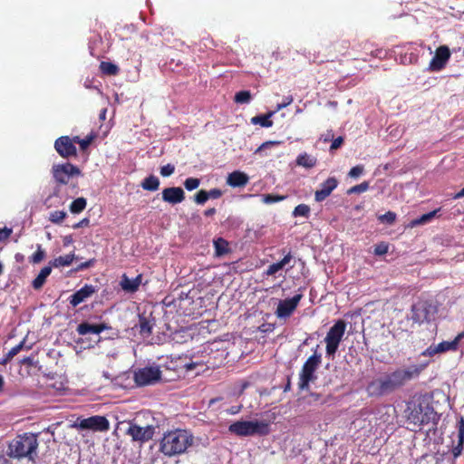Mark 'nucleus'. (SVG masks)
Wrapping results in <instances>:
<instances>
[{"label": "nucleus", "mask_w": 464, "mask_h": 464, "mask_svg": "<svg viewBox=\"0 0 464 464\" xmlns=\"http://www.w3.org/2000/svg\"><path fill=\"white\" fill-rule=\"evenodd\" d=\"M406 429L412 432H420L430 426L427 433L437 430L440 415L434 410L431 397L427 393H415L405 404L403 411Z\"/></svg>", "instance_id": "nucleus-1"}, {"label": "nucleus", "mask_w": 464, "mask_h": 464, "mask_svg": "<svg viewBox=\"0 0 464 464\" xmlns=\"http://www.w3.org/2000/svg\"><path fill=\"white\" fill-rule=\"evenodd\" d=\"M192 444V434L186 430L177 429L163 435L160 450L165 456L173 457L184 453Z\"/></svg>", "instance_id": "nucleus-2"}, {"label": "nucleus", "mask_w": 464, "mask_h": 464, "mask_svg": "<svg viewBox=\"0 0 464 464\" xmlns=\"http://www.w3.org/2000/svg\"><path fill=\"white\" fill-rule=\"evenodd\" d=\"M51 171L56 184L54 196L60 194L62 186H69L73 191L78 188V179L82 176V172L76 165L70 162L54 164Z\"/></svg>", "instance_id": "nucleus-3"}, {"label": "nucleus", "mask_w": 464, "mask_h": 464, "mask_svg": "<svg viewBox=\"0 0 464 464\" xmlns=\"http://www.w3.org/2000/svg\"><path fill=\"white\" fill-rule=\"evenodd\" d=\"M38 448L37 435L26 432L17 435L8 445V456L14 459L28 458L34 460Z\"/></svg>", "instance_id": "nucleus-4"}, {"label": "nucleus", "mask_w": 464, "mask_h": 464, "mask_svg": "<svg viewBox=\"0 0 464 464\" xmlns=\"http://www.w3.org/2000/svg\"><path fill=\"white\" fill-rule=\"evenodd\" d=\"M228 431L238 437H264L271 432V428L266 420H237L228 426Z\"/></svg>", "instance_id": "nucleus-5"}, {"label": "nucleus", "mask_w": 464, "mask_h": 464, "mask_svg": "<svg viewBox=\"0 0 464 464\" xmlns=\"http://www.w3.org/2000/svg\"><path fill=\"white\" fill-rule=\"evenodd\" d=\"M322 356L314 353L304 363L299 373L298 386L300 390H307L309 383L316 379L314 372L321 363Z\"/></svg>", "instance_id": "nucleus-6"}, {"label": "nucleus", "mask_w": 464, "mask_h": 464, "mask_svg": "<svg viewBox=\"0 0 464 464\" xmlns=\"http://www.w3.org/2000/svg\"><path fill=\"white\" fill-rule=\"evenodd\" d=\"M438 313V307L430 301L420 300L413 304L411 309V320L419 324L430 322Z\"/></svg>", "instance_id": "nucleus-7"}, {"label": "nucleus", "mask_w": 464, "mask_h": 464, "mask_svg": "<svg viewBox=\"0 0 464 464\" xmlns=\"http://www.w3.org/2000/svg\"><path fill=\"white\" fill-rule=\"evenodd\" d=\"M346 324L343 320H338L329 329L324 338L326 343L325 351L328 356H334L338 350L339 344L344 335Z\"/></svg>", "instance_id": "nucleus-8"}, {"label": "nucleus", "mask_w": 464, "mask_h": 464, "mask_svg": "<svg viewBox=\"0 0 464 464\" xmlns=\"http://www.w3.org/2000/svg\"><path fill=\"white\" fill-rule=\"evenodd\" d=\"M428 362L420 364H412L405 369H397L388 375L391 377L394 386L399 389L407 382L419 377V375L427 367Z\"/></svg>", "instance_id": "nucleus-9"}, {"label": "nucleus", "mask_w": 464, "mask_h": 464, "mask_svg": "<svg viewBox=\"0 0 464 464\" xmlns=\"http://www.w3.org/2000/svg\"><path fill=\"white\" fill-rule=\"evenodd\" d=\"M397 390L391 377L387 374L384 377L372 381L366 388L368 394L372 397H381Z\"/></svg>", "instance_id": "nucleus-10"}, {"label": "nucleus", "mask_w": 464, "mask_h": 464, "mask_svg": "<svg viewBox=\"0 0 464 464\" xmlns=\"http://www.w3.org/2000/svg\"><path fill=\"white\" fill-rule=\"evenodd\" d=\"M77 426L81 430H91L93 431H107L110 430V422L107 418L100 415L78 420Z\"/></svg>", "instance_id": "nucleus-11"}, {"label": "nucleus", "mask_w": 464, "mask_h": 464, "mask_svg": "<svg viewBox=\"0 0 464 464\" xmlns=\"http://www.w3.org/2000/svg\"><path fill=\"white\" fill-rule=\"evenodd\" d=\"M54 149L56 152L63 159L77 156V149L73 137L61 136L54 141Z\"/></svg>", "instance_id": "nucleus-12"}, {"label": "nucleus", "mask_w": 464, "mask_h": 464, "mask_svg": "<svg viewBox=\"0 0 464 464\" xmlns=\"http://www.w3.org/2000/svg\"><path fill=\"white\" fill-rule=\"evenodd\" d=\"M161 372L157 367L141 368L134 373V381L139 386L151 384L160 379Z\"/></svg>", "instance_id": "nucleus-13"}, {"label": "nucleus", "mask_w": 464, "mask_h": 464, "mask_svg": "<svg viewBox=\"0 0 464 464\" xmlns=\"http://www.w3.org/2000/svg\"><path fill=\"white\" fill-rule=\"evenodd\" d=\"M302 298V294H296L292 298H287L279 301L277 308L275 313L276 315L278 318L289 317L295 312Z\"/></svg>", "instance_id": "nucleus-14"}, {"label": "nucleus", "mask_w": 464, "mask_h": 464, "mask_svg": "<svg viewBox=\"0 0 464 464\" xmlns=\"http://www.w3.org/2000/svg\"><path fill=\"white\" fill-rule=\"evenodd\" d=\"M154 430V427L151 425L140 427L137 424L131 423L126 433L131 437L132 440L144 443L152 439Z\"/></svg>", "instance_id": "nucleus-15"}, {"label": "nucleus", "mask_w": 464, "mask_h": 464, "mask_svg": "<svg viewBox=\"0 0 464 464\" xmlns=\"http://www.w3.org/2000/svg\"><path fill=\"white\" fill-rule=\"evenodd\" d=\"M450 57V52L448 46L441 45L437 48L435 55L430 62L429 69L432 72L442 70Z\"/></svg>", "instance_id": "nucleus-16"}, {"label": "nucleus", "mask_w": 464, "mask_h": 464, "mask_svg": "<svg viewBox=\"0 0 464 464\" xmlns=\"http://www.w3.org/2000/svg\"><path fill=\"white\" fill-rule=\"evenodd\" d=\"M96 291L97 289L94 285L86 284L68 298L69 304L72 307H76L89 299Z\"/></svg>", "instance_id": "nucleus-17"}, {"label": "nucleus", "mask_w": 464, "mask_h": 464, "mask_svg": "<svg viewBox=\"0 0 464 464\" xmlns=\"http://www.w3.org/2000/svg\"><path fill=\"white\" fill-rule=\"evenodd\" d=\"M162 200L170 205H177L185 200V192L180 187L166 188L161 192Z\"/></svg>", "instance_id": "nucleus-18"}, {"label": "nucleus", "mask_w": 464, "mask_h": 464, "mask_svg": "<svg viewBox=\"0 0 464 464\" xmlns=\"http://www.w3.org/2000/svg\"><path fill=\"white\" fill-rule=\"evenodd\" d=\"M338 180L334 177L328 178L324 181L320 188L314 192V200L316 202H322L328 198L331 193L337 188Z\"/></svg>", "instance_id": "nucleus-19"}, {"label": "nucleus", "mask_w": 464, "mask_h": 464, "mask_svg": "<svg viewBox=\"0 0 464 464\" xmlns=\"http://www.w3.org/2000/svg\"><path fill=\"white\" fill-rule=\"evenodd\" d=\"M108 329H111V327L106 323L91 324L87 322H83L77 326L76 331L80 335H86L88 334H100L102 331Z\"/></svg>", "instance_id": "nucleus-20"}, {"label": "nucleus", "mask_w": 464, "mask_h": 464, "mask_svg": "<svg viewBox=\"0 0 464 464\" xmlns=\"http://www.w3.org/2000/svg\"><path fill=\"white\" fill-rule=\"evenodd\" d=\"M248 181V175L240 170H235L229 173L227 178V184L232 188H243Z\"/></svg>", "instance_id": "nucleus-21"}, {"label": "nucleus", "mask_w": 464, "mask_h": 464, "mask_svg": "<svg viewBox=\"0 0 464 464\" xmlns=\"http://www.w3.org/2000/svg\"><path fill=\"white\" fill-rule=\"evenodd\" d=\"M142 280V275H138L135 278L130 279L125 274L122 275L120 285L125 292L135 293L138 291Z\"/></svg>", "instance_id": "nucleus-22"}, {"label": "nucleus", "mask_w": 464, "mask_h": 464, "mask_svg": "<svg viewBox=\"0 0 464 464\" xmlns=\"http://www.w3.org/2000/svg\"><path fill=\"white\" fill-rule=\"evenodd\" d=\"M350 49V42L345 39L337 40L330 46V53L334 55V58L345 55Z\"/></svg>", "instance_id": "nucleus-23"}, {"label": "nucleus", "mask_w": 464, "mask_h": 464, "mask_svg": "<svg viewBox=\"0 0 464 464\" xmlns=\"http://www.w3.org/2000/svg\"><path fill=\"white\" fill-rule=\"evenodd\" d=\"M464 338V332L458 334V335L450 342L443 341L437 344L438 351L440 353H446L448 351H457L459 348V342Z\"/></svg>", "instance_id": "nucleus-24"}, {"label": "nucleus", "mask_w": 464, "mask_h": 464, "mask_svg": "<svg viewBox=\"0 0 464 464\" xmlns=\"http://www.w3.org/2000/svg\"><path fill=\"white\" fill-rule=\"evenodd\" d=\"M52 272L51 266L43 267L38 276L33 280L32 286L34 290H40L46 282V278Z\"/></svg>", "instance_id": "nucleus-25"}, {"label": "nucleus", "mask_w": 464, "mask_h": 464, "mask_svg": "<svg viewBox=\"0 0 464 464\" xmlns=\"http://www.w3.org/2000/svg\"><path fill=\"white\" fill-rule=\"evenodd\" d=\"M292 258L293 256L291 252H288L280 261L271 264L267 267L266 274L267 276L276 275L279 270H281L285 266H286L292 260Z\"/></svg>", "instance_id": "nucleus-26"}, {"label": "nucleus", "mask_w": 464, "mask_h": 464, "mask_svg": "<svg viewBox=\"0 0 464 464\" xmlns=\"http://www.w3.org/2000/svg\"><path fill=\"white\" fill-rule=\"evenodd\" d=\"M296 165L305 169H312L317 164V159L306 152L301 153L296 158Z\"/></svg>", "instance_id": "nucleus-27"}, {"label": "nucleus", "mask_w": 464, "mask_h": 464, "mask_svg": "<svg viewBox=\"0 0 464 464\" xmlns=\"http://www.w3.org/2000/svg\"><path fill=\"white\" fill-rule=\"evenodd\" d=\"M76 258L74 253H70L65 256H60L50 262L51 267H61V266H68L72 261Z\"/></svg>", "instance_id": "nucleus-28"}, {"label": "nucleus", "mask_w": 464, "mask_h": 464, "mask_svg": "<svg viewBox=\"0 0 464 464\" xmlns=\"http://www.w3.org/2000/svg\"><path fill=\"white\" fill-rule=\"evenodd\" d=\"M160 184V182L158 177L150 175L142 180L140 186L144 190L156 191L159 189Z\"/></svg>", "instance_id": "nucleus-29"}, {"label": "nucleus", "mask_w": 464, "mask_h": 464, "mask_svg": "<svg viewBox=\"0 0 464 464\" xmlns=\"http://www.w3.org/2000/svg\"><path fill=\"white\" fill-rule=\"evenodd\" d=\"M275 114V111H269L266 114H261L255 116L251 119L253 124H259L262 127L269 128L273 125V121L270 118Z\"/></svg>", "instance_id": "nucleus-30"}, {"label": "nucleus", "mask_w": 464, "mask_h": 464, "mask_svg": "<svg viewBox=\"0 0 464 464\" xmlns=\"http://www.w3.org/2000/svg\"><path fill=\"white\" fill-rule=\"evenodd\" d=\"M139 328L140 334L143 336L148 337L152 333V324L144 315H140L139 317Z\"/></svg>", "instance_id": "nucleus-31"}, {"label": "nucleus", "mask_w": 464, "mask_h": 464, "mask_svg": "<svg viewBox=\"0 0 464 464\" xmlns=\"http://www.w3.org/2000/svg\"><path fill=\"white\" fill-rule=\"evenodd\" d=\"M214 246L215 253L218 256H224L230 251L227 241L222 237H218V239L214 240Z\"/></svg>", "instance_id": "nucleus-32"}, {"label": "nucleus", "mask_w": 464, "mask_h": 464, "mask_svg": "<svg viewBox=\"0 0 464 464\" xmlns=\"http://www.w3.org/2000/svg\"><path fill=\"white\" fill-rule=\"evenodd\" d=\"M440 210V208H437V209H435L433 211H430L429 213L421 215L418 218H415V219L411 220V227H413L424 225V224L430 222L437 215V213Z\"/></svg>", "instance_id": "nucleus-33"}, {"label": "nucleus", "mask_w": 464, "mask_h": 464, "mask_svg": "<svg viewBox=\"0 0 464 464\" xmlns=\"http://www.w3.org/2000/svg\"><path fill=\"white\" fill-rule=\"evenodd\" d=\"M24 343L25 341L23 340L17 345L11 348L5 357L0 359V364L5 365L8 363L24 348Z\"/></svg>", "instance_id": "nucleus-34"}, {"label": "nucleus", "mask_w": 464, "mask_h": 464, "mask_svg": "<svg viewBox=\"0 0 464 464\" xmlns=\"http://www.w3.org/2000/svg\"><path fill=\"white\" fill-rule=\"evenodd\" d=\"M86 205H87L86 198H78L71 203L69 208L72 213L79 214L85 209Z\"/></svg>", "instance_id": "nucleus-35"}, {"label": "nucleus", "mask_w": 464, "mask_h": 464, "mask_svg": "<svg viewBox=\"0 0 464 464\" xmlns=\"http://www.w3.org/2000/svg\"><path fill=\"white\" fill-rule=\"evenodd\" d=\"M100 69L106 75H116L119 72L118 66L110 62H102Z\"/></svg>", "instance_id": "nucleus-36"}, {"label": "nucleus", "mask_w": 464, "mask_h": 464, "mask_svg": "<svg viewBox=\"0 0 464 464\" xmlns=\"http://www.w3.org/2000/svg\"><path fill=\"white\" fill-rule=\"evenodd\" d=\"M94 140V135H88L85 139H81L79 136H74L73 140L75 144H79L82 150H85Z\"/></svg>", "instance_id": "nucleus-37"}, {"label": "nucleus", "mask_w": 464, "mask_h": 464, "mask_svg": "<svg viewBox=\"0 0 464 464\" xmlns=\"http://www.w3.org/2000/svg\"><path fill=\"white\" fill-rule=\"evenodd\" d=\"M370 188L369 181H363L361 184L355 185L347 190L348 195L361 194L367 191Z\"/></svg>", "instance_id": "nucleus-38"}, {"label": "nucleus", "mask_w": 464, "mask_h": 464, "mask_svg": "<svg viewBox=\"0 0 464 464\" xmlns=\"http://www.w3.org/2000/svg\"><path fill=\"white\" fill-rule=\"evenodd\" d=\"M251 100V93L249 91H240L236 93L234 101L237 103L244 104L248 103Z\"/></svg>", "instance_id": "nucleus-39"}, {"label": "nucleus", "mask_w": 464, "mask_h": 464, "mask_svg": "<svg viewBox=\"0 0 464 464\" xmlns=\"http://www.w3.org/2000/svg\"><path fill=\"white\" fill-rule=\"evenodd\" d=\"M310 213V207L306 204H299L293 211L294 217H304L307 218Z\"/></svg>", "instance_id": "nucleus-40"}, {"label": "nucleus", "mask_w": 464, "mask_h": 464, "mask_svg": "<svg viewBox=\"0 0 464 464\" xmlns=\"http://www.w3.org/2000/svg\"><path fill=\"white\" fill-rule=\"evenodd\" d=\"M463 447H464V438L458 437L457 444L453 445L452 449H451V454L455 459L461 455Z\"/></svg>", "instance_id": "nucleus-41"}, {"label": "nucleus", "mask_w": 464, "mask_h": 464, "mask_svg": "<svg viewBox=\"0 0 464 464\" xmlns=\"http://www.w3.org/2000/svg\"><path fill=\"white\" fill-rule=\"evenodd\" d=\"M463 447H464V438L458 437L457 444L453 445L452 449H451V454L455 459L461 455Z\"/></svg>", "instance_id": "nucleus-42"}, {"label": "nucleus", "mask_w": 464, "mask_h": 464, "mask_svg": "<svg viewBox=\"0 0 464 464\" xmlns=\"http://www.w3.org/2000/svg\"><path fill=\"white\" fill-rule=\"evenodd\" d=\"M66 215L63 210H56L51 213L49 220L53 224H60L66 218Z\"/></svg>", "instance_id": "nucleus-43"}, {"label": "nucleus", "mask_w": 464, "mask_h": 464, "mask_svg": "<svg viewBox=\"0 0 464 464\" xmlns=\"http://www.w3.org/2000/svg\"><path fill=\"white\" fill-rule=\"evenodd\" d=\"M285 198H286V196L264 194V195H262V201L266 204H273V203L280 202V201L284 200Z\"/></svg>", "instance_id": "nucleus-44"}, {"label": "nucleus", "mask_w": 464, "mask_h": 464, "mask_svg": "<svg viewBox=\"0 0 464 464\" xmlns=\"http://www.w3.org/2000/svg\"><path fill=\"white\" fill-rule=\"evenodd\" d=\"M199 184L200 179L198 178H188L184 181V187L188 191L198 188Z\"/></svg>", "instance_id": "nucleus-45"}, {"label": "nucleus", "mask_w": 464, "mask_h": 464, "mask_svg": "<svg viewBox=\"0 0 464 464\" xmlns=\"http://www.w3.org/2000/svg\"><path fill=\"white\" fill-rule=\"evenodd\" d=\"M45 256L44 251L42 249L41 245H37V250L30 256V262L34 264L40 263Z\"/></svg>", "instance_id": "nucleus-46"}, {"label": "nucleus", "mask_w": 464, "mask_h": 464, "mask_svg": "<svg viewBox=\"0 0 464 464\" xmlns=\"http://www.w3.org/2000/svg\"><path fill=\"white\" fill-rule=\"evenodd\" d=\"M208 200V191L200 189L194 195V201L198 205H203Z\"/></svg>", "instance_id": "nucleus-47"}, {"label": "nucleus", "mask_w": 464, "mask_h": 464, "mask_svg": "<svg viewBox=\"0 0 464 464\" xmlns=\"http://www.w3.org/2000/svg\"><path fill=\"white\" fill-rule=\"evenodd\" d=\"M364 172V166L363 165H356L354 167H353L349 173H348V176L352 179H357L359 178L362 173Z\"/></svg>", "instance_id": "nucleus-48"}, {"label": "nucleus", "mask_w": 464, "mask_h": 464, "mask_svg": "<svg viewBox=\"0 0 464 464\" xmlns=\"http://www.w3.org/2000/svg\"><path fill=\"white\" fill-rule=\"evenodd\" d=\"M396 219V214L392 211H388L379 217V220L382 223L392 224Z\"/></svg>", "instance_id": "nucleus-49"}, {"label": "nucleus", "mask_w": 464, "mask_h": 464, "mask_svg": "<svg viewBox=\"0 0 464 464\" xmlns=\"http://www.w3.org/2000/svg\"><path fill=\"white\" fill-rule=\"evenodd\" d=\"M175 171V166L173 164H167L160 168V173L162 177H169L171 176Z\"/></svg>", "instance_id": "nucleus-50"}, {"label": "nucleus", "mask_w": 464, "mask_h": 464, "mask_svg": "<svg viewBox=\"0 0 464 464\" xmlns=\"http://www.w3.org/2000/svg\"><path fill=\"white\" fill-rule=\"evenodd\" d=\"M293 101H294V99H293V96H292V95H288V96L284 97L283 102H282L281 103H278V104L276 105V110L274 111H275V113H276V111H281L282 109H284V108L287 107L288 105H290V104L293 102Z\"/></svg>", "instance_id": "nucleus-51"}, {"label": "nucleus", "mask_w": 464, "mask_h": 464, "mask_svg": "<svg viewBox=\"0 0 464 464\" xmlns=\"http://www.w3.org/2000/svg\"><path fill=\"white\" fill-rule=\"evenodd\" d=\"M388 252V245L382 242L375 246L374 254L377 256L385 255Z\"/></svg>", "instance_id": "nucleus-52"}, {"label": "nucleus", "mask_w": 464, "mask_h": 464, "mask_svg": "<svg viewBox=\"0 0 464 464\" xmlns=\"http://www.w3.org/2000/svg\"><path fill=\"white\" fill-rule=\"evenodd\" d=\"M437 353H440L439 351H438V346L437 345H430L427 349H425L421 353V355L422 356L432 357V356H434Z\"/></svg>", "instance_id": "nucleus-53"}, {"label": "nucleus", "mask_w": 464, "mask_h": 464, "mask_svg": "<svg viewBox=\"0 0 464 464\" xmlns=\"http://www.w3.org/2000/svg\"><path fill=\"white\" fill-rule=\"evenodd\" d=\"M279 142L278 141H266L264 143H262L256 150H255V154H258V153H261L264 150L266 149H268V148H271L273 146H276V145H278Z\"/></svg>", "instance_id": "nucleus-54"}, {"label": "nucleus", "mask_w": 464, "mask_h": 464, "mask_svg": "<svg viewBox=\"0 0 464 464\" xmlns=\"http://www.w3.org/2000/svg\"><path fill=\"white\" fill-rule=\"evenodd\" d=\"M223 195V192L219 188H212L208 191V199L209 198H219Z\"/></svg>", "instance_id": "nucleus-55"}, {"label": "nucleus", "mask_w": 464, "mask_h": 464, "mask_svg": "<svg viewBox=\"0 0 464 464\" xmlns=\"http://www.w3.org/2000/svg\"><path fill=\"white\" fill-rule=\"evenodd\" d=\"M12 234V229L5 227L0 228V242L7 239Z\"/></svg>", "instance_id": "nucleus-56"}, {"label": "nucleus", "mask_w": 464, "mask_h": 464, "mask_svg": "<svg viewBox=\"0 0 464 464\" xmlns=\"http://www.w3.org/2000/svg\"><path fill=\"white\" fill-rule=\"evenodd\" d=\"M95 263V259H90L84 263H81L77 267H76V270L77 271H82V270H84V269H87L91 266H93V264Z\"/></svg>", "instance_id": "nucleus-57"}, {"label": "nucleus", "mask_w": 464, "mask_h": 464, "mask_svg": "<svg viewBox=\"0 0 464 464\" xmlns=\"http://www.w3.org/2000/svg\"><path fill=\"white\" fill-rule=\"evenodd\" d=\"M343 143V137H337L336 139H334L330 146V150H337L338 148H340L342 146V144Z\"/></svg>", "instance_id": "nucleus-58"}, {"label": "nucleus", "mask_w": 464, "mask_h": 464, "mask_svg": "<svg viewBox=\"0 0 464 464\" xmlns=\"http://www.w3.org/2000/svg\"><path fill=\"white\" fill-rule=\"evenodd\" d=\"M458 437L464 438V419L460 417L458 422Z\"/></svg>", "instance_id": "nucleus-59"}, {"label": "nucleus", "mask_w": 464, "mask_h": 464, "mask_svg": "<svg viewBox=\"0 0 464 464\" xmlns=\"http://www.w3.org/2000/svg\"><path fill=\"white\" fill-rule=\"evenodd\" d=\"M416 464H438V461L432 458L421 457Z\"/></svg>", "instance_id": "nucleus-60"}, {"label": "nucleus", "mask_w": 464, "mask_h": 464, "mask_svg": "<svg viewBox=\"0 0 464 464\" xmlns=\"http://www.w3.org/2000/svg\"><path fill=\"white\" fill-rule=\"evenodd\" d=\"M89 223H90L89 218H85L82 219L81 221H79L78 223L74 224L72 226V227L74 229H76V228H80V227H88Z\"/></svg>", "instance_id": "nucleus-61"}, {"label": "nucleus", "mask_w": 464, "mask_h": 464, "mask_svg": "<svg viewBox=\"0 0 464 464\" xmlns=\"http://www.w3.org/2000/svg\"><path fill=\"white\" fill-rule=\"evenodd\" d=\"M242 406H232L230 409H228L227 411L228 414L235 415L241 411Z\"/></svg>", "instance_id": "nucleus-62"}, {"label": "nucleus", "mask_w": 464, "mask_h": 464, "mask_svg": "<svg viewBox=\"0 0 464 464\" xmlns=\"http://www.w3.org/2000/svg\"><path fill=\"white\" fill-rule=\"evenodd\" d=\"M216 212H217V211H216V208H208V209H206V210L204 211V215H205L206 217H211V216L215 215V214H216Z\"/></svg>", "instance_id": "nucleus-63"}, {"label": "nucleus", "mask_w": 464, "mask_h": 464, "mask_svg": "<svg viewBox=\"0 0 464 464\" xmlns=\"http://www.w3.org/2000/svg\"><path fill=\"white\" fill-rule=\"evenodd\" d=\"M464 198V188H461L455 196L453 197L454 199Z\"/></svg>", "instance_id": "nucleus-64"}]
</instances>
